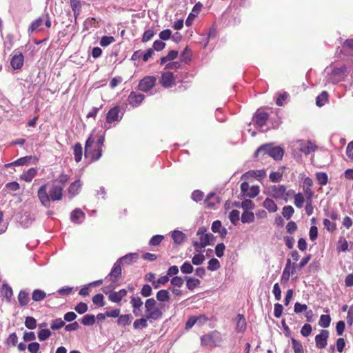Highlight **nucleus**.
<instances>
[{
  "mask_svg": "<svg viewBox=\"0 0 353 353\" xmlns=\"http://www.w3.org/2000/svg\"><path fill=\"white\" fill-rule=\"evenodd\" d=\"M63 185L53 183L48 190L46 184L41 185L38 191V198L45 208H50L51 201H59L63 199Z\"/></svg>",
  "mask_w": 353,
  "mask_h": 353,
  "instance_id": "obj_1",
  "label": "nucleus"
},
{
  "mask_svg": "<svg viewBox=\"0 0 353 353\" xmlns=\"http://www.w3.org/2000/svg\"><path fill=\"white\" fill-rule=\"evenodd\" d=\"M284 154L283 148L279 146L273 147L272 144H264L260 146L255 152V156L260 154L272 157L276 161L281 160Z\"/></svg>",
  "mask_w": 353,
  "mask_h": 353,
  "instance_id": "obj_2",
  "label": "nucleus"
},
{
  "mask_svg": "<svg viewBox=\"0 0 353 353\" xmlns=\"http://www.w3.org/2000/svg\"><path fill=\"white\" fill-rule=\"evenodd\" d=\"M145 316L149 319L150 323L162 317L163 313L161 308L157 306V303L154 298L148 299L145 302Z\"/></svg>",
  "mask_w": 353,
  "mask_h": 353,
  "instance_id": "obj_3",
  "label": "nucleus"
},
{
  "mask_svg": "<svg viewBox=\"0 0 353 353\" xmlns=\"http://www.w3.org/2000/svg\"><path fill=\"white\" fill-rule=\"evenodd\" d=\"M94 143V138L92 135H90L86 140L85 144V158H91L92 161L99 160L102 155L103 151L100 148L92 149V147Z\"/></svg>",
  "mask_w": 353,
  "mask_h": 353,
  "instance_id": "obj_4",
  "label": "nucleus"
},
{
  "mask_svg": "<svg viewBox=\"0 0 353 353\" xmlns=\"http://www.w3.org/2000/svg\"><path fill=\"white\" fill-rule=\"evenodd\" d=\"M222 341V336L217 331H212L201 337V343L205 346H219Z\"/></svg>",
  "mask_w": 353,
  "mask_h": 353,
  "instance_id": "obj_5",
  "label": "nucleus"
},
{
  "mask_svg": "<svg viewBox=\"0 0 353 353\" xmlns=\"http://www.w3.org/2000/svg\"><path fill=\"white\" fill-rule=\"evenodd\" d=\"M196 235L199 236V241L205 246L213 244L216 240L215 236L212 234L207 233V228L203 226L198 229Z\"/></svg>",
  "mask_w": 353,
  "mask_h": 353,
  "instance_id": "obj_6",
  "label": "nucleus"
},
{
  "mask_svg": "<svg viewBox=\"0 0 353 353\" xmlns=\"http://www.w3.org/2000/svg\"><path fill=\"white\" fill-rule=\"evenodd\" d=\"M130 304L132 307V312L134 315L137 317L141 316L142 315V306L143 303L141 299L137 295H134L130 297Z\"/></svg>",
  "mask_w": 353,
  "mask_h": 353,
  "instance_id": "obj_7",
  "label": "nucleus"
},
{
  "mask_svg": "<svg viewBox=\"0 0 353 353\" xmlns=\"http://www.w3.org/2000/svg\"><path fill=\"white\" fill-rule=\"evenodd\" d=\"M156 81V77L147 76L140 81L139 89L143 92H148L154 86Z\"/></svg>",
  "mask_w": 353,
  "mask_h": 353,
  "instance_id": "obj_8",
  "label": "nucleus"
},
{
  "mask_svg": "<svg viewBox=\"0 0 353 353\" xmlns=\"http://www.w3.org/2000/svg\"><path fill=\"white\" fill-rule=\"evenodd\" d=\"M270 194L276 199H283L287 202L285 196V186L283 185H272L270 187Z\"/></svg>",
  "mask_w": 353,
  "mask_h": 353,
  "instance_id": "obj_9",
  "label": "nucleus"
},
{
  "mask_svg": "<svg viewBox=\"0 0 353 353\" xmlns=\"http://www.w3.org/2000/svg\"><path fill=\"white\" fill-rule=\"evenodd\" d=\"M121 276V265L119 261H116L107 278L112 283L117 282Z\"/></svg>",
  "mask_w": 353,
  "mask_h": 353,
  "instance_id": "obj_10",
  "label": "nucleus"
},
{
  "mask_svg": "<svg viewBox=\"0 0 353 353\" xmlns=\"http://www.w3.org/2000/svg\"><path fill=\"white\" fill-rule=\"evenodd\" d=\"M329 332L326 330H322L319 334L315 336V343L317 348L323 349L327 345Z\"/></svg>",
  "mask_w": 353,
  "mask_h": 353,
  "instance_id": "obj_11",
  "label": "nucleus"
},
{
  "mask_svg": "<svg viewBox=\"0 0 353 353\" xmlns=\"http://www.w3.org/2000/svg\"><path fill=\"white\" fill-rule=\"evenodd\" d=\"M269 119V114L265 112L256 111L254 117V123L259 128H262L265 125L268 119Z\"/></svg>",
  "mask_w": 353,
  "mask_h": 353,
  "instance_id": "obj_12",
  "label": "nucleus"
},
{
  "mask_svg": "<svg viewBox=\"0 0 353 353\" xmlns=\"http://www.w3.org/2000/svg\"><path fill=\"white\" fill-rule=\"evenodd\" d=\"M24 57L21 52H17L10 60V65L14 70L21 69L23 65Z\"/></svg>",
  "mask_w": 353,
  "mask_h": 353,
  "instance_id": "obj_13",
  "label": "nucleus"
},
{
  "mask_svg": "<svg viewBox=\"0 0 353 353\" xmlns=\"http://www.w3.org/2000/svg\"><path fill=\"white\" fill-rule=\"evenodd\" d=\"M145 96L136 92H131L128 96V101L130 105L137 107L144 99Z\"/></svg>",
  "mask_w": 353,
  "mask_h": 353,
  "instance_id": "obj_14",
  "label": "nucleus"
},
{
  "mask_svg": "<svg viewBox=\"0 0 353 353\" xmlns=\"http://www.w3.org/2000/svg\"><path fill=\"white\" fill-rule=\"evenodd\" d=\"M120 108L119 106H114L111 108L106 115V121L111 123L114 121H119L121 119V116L119 115Z\"/></svg>",
  "mask_w": 353,
  "mask_h": 353,
  "instance_id": "obj_15",
  "label": "nucleus"
},
{
  "mask_svg": "<svg viewBox=\"0 0 353 353\" xmlns=\"http://www.w3.org/2000/svg\"><path fill=\"white\" fill-rule=\"evenodd\" d=\"M266 176V172L264 170H249L244 173L242 178L249 179L250 178H255L259 181H261Z\"/></svg>",
  "mask_w": 353,
  "mask_h": 353,
  "instance_id": "obj_16",
  "label": "nucleus"
},
{
  "mask_svg": "<svg viewBox=\"0 0 353 353\" xmlns=\"http://www.w3.org/2000/svg\"><path fill=\"white\" fill-rule=\"evenodd\" d=\"M174 81V78L172 72H166L161 74L160 82L164 88H168L172 87Z\"/></svg>",
  "mask_w": 353,
  "mask_h": 353,
  "instance_id": "obj_17",
  "label": "nucleus"
},
{
  "mask_svg": "<svg viewBox=\"0 0 353 353\" xmlns=\"http://www.w3.org/2000/svg\"><path fill=\"white\" fill-rule=\"evenodd\" d=\"M127 295V290L121 289L118 292L112 291L110 292L108 295V299L111 302L119 303L121 302L122 299Z\"/></svg>",
  "mask_w": 353,
  "mask_h": 353,
  "instance_id": "obj_18",
  "label": "nucleus"
},
{
  "mask_svg": "<svg viewBox=\"0 0 353 353\" xmlns=\"http://www.w3.org/2000/svg\"><path fill=\"white\" fill-rule=\"evenodd\" d=\"M81 186L82 183L80 180H76L75 181L72 183L68 189L70 197L72 198L77 194H78L81 190Z\"/></svg>",
  "mask_w": 353,
  "mask_h": 353,
  "instance_id": "obj_19",
  "label": "nucleus"
},
{
  "mask_svg": "<svg viewBox=\"0 0 353 353\" xmlns=\"http://www.w3.org/2000/svg\"><path fill=\"white\" fill-rule=\"evenodd\" d=\"M184 279L186 281V286L189 290H194L196 288L199 287L201 284V281L194 277L185 276Z\"/></svg>",
  "mask_w": 353,
  "mask_h": 353,
  "instance_id": "obj_20",
  "label": "nucleus"
},
{
  "mask_svg": "<svg viewBox=\"0 0 353 353\" xmlns=\"http://www.w3.org/2000/svg\"><path fill=\"white\" fill-rule=\"evenodd\" d=\"M219 202V198L214 192H210L206 196L204 203L209 208H214L215 205Z\"/></svg>",
  "mask_w": 353,
  "mask_h": 353,
  "instance_id": "obj_21",
  "label": "nucleus"
},
{
  "mask_svg": "<svg viewBox=\"0 0 353 353\" xmlns=\"http://www.w3.org/2000/svg\"><path fill=\"white\" fill-rule=\"evenodd\" d=\"M37 168H31L21 174V179L25 181L26 182H30L32 181V179L37 175Z\"/></svg>",
  "mask_w": 353,
  "mask_h": 353,
  "instance_id": "obj_22",
  "label": "nucleus"
},
{
  "mask_svg": "<svg viewBox=\"0 0 353 353\" xmlns=\"http://www.w3.org/2000/svg\"><path fill=\"white\" fill-rule=\"evenodd\" d=\"M236 330L238 332H243L246 329V321L243 314H239L236 318Z\"/></svg>",
  "mask_w": 353,
  "mask_h": 353,
  "instance_id": "obj_23",
  "label": "nucleus"
},
{
  "mask_svg": "<svg viewBox=\"0 0 353 353\" xmlns=\"http://www.w3.org/2000/svg\"><path fill=\"white\" fill-rule=\"evenodd\" d=\"M138 257L137 254L136 253H129L121 258H119L117 261H119L120 264L125 263V264H131Z\"/></svg>",
  "mask_w": 353,
  "mask_h": 353,
  "instance_id": "obj_24",
  "label": "nucleus"
},
{
  "mask_svg": "<svg viewBox=\"0 0 353 353\" xmlns=\"http://www.w3.org/2000/svg\"><path fill=\"white\" fill-rule=\"evenodd\" d=\"M316 149V145L310 141H307L305 143L301 144L300 150L303 152L305 155L314 152Z\"/></svg>",
  "mask_w": 353,
  "mask_h": 353,
  "instance_id": "obj_25",
  "label": "nucleus"
},
{
  "mask_svg": "<svg viewBox=\"0 0 353 353\" xmlns=\"http://www.w3.org/2000/svg\"><path fill=\"white\" fill-rule=\"evenodd\" d=\"M172 238L176 244L182 243L186 239L185 234L179 230H174L172 232Z\"/></svg>",
  "mask_w": 353,
  "mask_h": 353,
  "instance_id": "obj_26",
  "label": "nucleus"
},
{
  "mask_svg": "<svg viewBox=\"0 0 353 353\" xmlns=\"http://www.w3.org/2000/svg\"><path fill=\"white\" fill-rule=\"evenodd\" d=\"M18 301L20 306L26 305L30 301L29 294L26 291L21 290L18 294Z\"/></svg>",
  "mask_w": 353,
  "mask_h": 353,
  "instance_id": "obj_27",
  "label": "nucleus"
},
{
  "mask_svg": "<svg viewBox=\"0 0 353 353\" xmlns=\"http://www.w3.org/2000/svg\"><path fill=\"white\" fill-rule=\"evenodd\" d=\"M148 321H149V319H147V317L145 316V317H142L139 319H136L134 321L133 327L134 329H144L148 327Z\"/></svg>",
  "mask_w": 353,
  "mask_h": 353,
  "instance_id": "obj_28",
  "label": "nucleus"
},
{
  "mask_svg": "<svg viewBox=\"0 0 353 353\" xmlns=\"http://www.w3.org/2000/svg\"><path fill=\"white\" fill-rule=\"evenodd\" d=\"M74 159L77 162L81 161L83 154V148L80 143H77L73 147Z\"/></svg>",
  "mask_w": 353,
  "mask_h": 353,
  "instance_id": "obj_29",
  "label": "nucleus"
},
{
  "mask_svg": "<svg viewBox=\"0 0 353 353\" xmlns=\"http://www.w3.org/2000/svg\"><path fill=\"white\" fill-rule=\"evenodd\" d=\"M263 207L270 212H275L277 210V205L274 201L269 198L265 199L263 202Z\"/></svg>",
  "mask_w": 353,
  "mask_h": 353,
  "instance_id": "obj_30",
  "label": "nucleus"
},
{
  "mask_svg": "<svg viewBox=\"0 0 353 353\" xmlns=\"http://www.w3.org/2000/svg\"><path fill=\"white\" fill-rule=\"evenodd\" d=\"M328 100V93L326 91H323L316 98V104L319 107H321L325 104Z\"/></svg>",
  "mask_w": 353,
  "mask_h": 353,
  "instance_id": "obj_31",
  "label": "nucleus"
},
{
  "mask_svg": "<svg viewBox=\"0 0 353 353\" xmlns=\"http://www.w3.org/2000/svg\"><path fill=\"white\" fill-rule=\"evenodd\" d=\"M131 323V314L119 315L117 319V324L119 326H126Z\"/></svg>",
  "mask_w": 353,
  "mask_h": 353,
  "instance_id": "obj_32",
  "label": "nucleus"
},
{
  "mask_svg": "<svg viewBox=\"0 0 353 353\" xmlns=\"http://www.w3.org/2000/svg\"><path fill=\"white\" fill-rule=\"evenodd\" d=\"M96 317L94 314H85L81 319V323L85 326H91L95 323Z\"/></svg>",
  "mask_w": 353,
  "mask_h": 353,
  "instance_id": "obj_33",
  "label": "nucleus"
},
{
  "mask_svg": "<svg viewBox=\"0 0 353 353\" xmlns=\"http://www.w3.org/2000/svg\"><path fill=\"white\" fill-rule=\"evenodd\" d=\"M241 220L243 223H252L254 220V214L248 210L244 211L241 215Z\"/></svg>",
  "mask_w": 353,
  "mask_h": 353,
  "instance_id": "obj_34",
  "label": "nucleus"
},
{
  "mask_svg": "<svg viewBox=\"0 0 353 353\" xmlns=\"http://www.w3.org/2000/svg\"><path fill=\"white\" fill-rule=\"evenodd\" d=\"M85 214L80 209H75L71 212L70 219L74 223H79L81 218H83Z\"/></svg>",
  "mask_w": 353,
  "mask_h": 353,
  "instance_id": "obj_35",
  "label": "nucleus"
},
{
  "mask_svg": "<svg viewBox=\"0 0 353 353\" xmlns=\"http://www.w3.org/2000/svg\"><path fill=\"white\" fill-rule=\"evenodd\" d=\"M157 299L161 302L168 301L170 299V294L166 290H161L157 293Z\"/></svg>",
  "mask_w": 353,
  "mask_h": 353,
  "instance_id": "obj_36",
  "label": "nucleus"
},
{
  "mask_svg": "<svg viewBox=\"0 0 353 353\" xmlns=\"http://www.w3.org/2000/svg\"><path fill=\"white\" fill-rule=\"evenodd\" d=\"M46 296V292L39 289L34 290L32 294V299L34 301H41L44 299Z\"/></svg>",
  "mask_w": 353,
  "mask_h": 353,
  "instance_id": "obj_37",
  "label": "nucleus"
},
{
  "mask_svg": "<svg viewBox=\"0 0 353 353\" xmlns=\"http://www.w3.org/2000/svg\"><path fill=\"white\" fill-rule=\"evenodd\" d=\"M170 281V278L168 276H161L157 280L153 282V287L155 289H158L161 288V285H165Z\"/></svg>",
  "mask_w": 353,
  "mask_h": 353,
  "instance_id": "obj_38",
  "label": "nucleus"
},
{
  "mask_svg": "<svg viewBox=\"0 0 353 353\" xmlns=\"http://www.w3.org/2000/svg\"><path fill=\"white\" fill-rule=\"evenodd\" d=\"M32 159V156H26L24 157L19 158L12 162V163L8 164V166H10V165H23L27 164L31 159Z\"/></svg>",
  "mask_w": 353,
  "mask_h": 353,
  "instance_id": "obj_39",
  "label": "nucleus"
},
{
  "mask_svg": "<svg viewBox=\"0 0 353 353\" xmlns=\"http://www.w3.org/2000/svg\"><path fill=\"white\" fill-rule=\"evenodd\" d=\"M316 179L321 185H325L328 180L327 174L322 172H316Z\"/></svg>",
  "mask_w": 353,
  "mask_h": 353,
  "instance_id": "obj_40",
  "label": "nucleus"
},
{
  "mask_svg": "<svg viewBox=\"0 0 353 353\" xmlns=\"http://www.w3.org/2000/svg\"><path fill=\"white\" fill-rule=\"evenodd\" d=\"M331 322V318L329 315L323 314L320 317L319 325L323 328H326L330 326Z\"/></svg>",
  "mask_w": 353,
  "mask_h": 353,
  "instance_id": "obj_41",
  "label": "nucleus"
},
{
  "mask_svg": "<svg viewBox=\"0 0 353 353\" xmlns=\"http://www.w3.org/2000/svg\"><path fill=\"white\" fill-rule=\"evenodd\" d=\"M92 302L94 305L99 307H103L105 305L104 296L102 294H97L92 297Z\"/></svg>",
  "mask_w": 353,
  "mask_h": 353,
  "instance_id": "obj_42",
  "label": "nucleus"
},
{
  "mask_svg": "<svg viewBox=\"0 0 353 353\" xmlns=\"http://www.w3.org/2000/svg\"><path fill=\"white\" fill-rule=\"evenodd\" d=\"M181 271L183 274H191L194 271V268L190 262L185 261L181 266Z\"/></svg>",
  "mask_w": 353,
  "mask_h": 353,
  "instance_id": "obj_43",
  "label": "nucleus"
},
{
  "mask_svg": "<svg viewBox=\"0 0 353 353\" xmlns=\"http://www.w3.org/2000/svg\"><path fill=\"white\" fill-rule=\"evenodd\" d=\"M25 325L30 330H33L37 327V321L32 316H27L25 319Z\"/></svg>",
  "mask_w": 353,
  "mask_h": 353,
  "instance_id": "obj_44",
  "label": "nucleus"
},
{
  "mask_svg": "<svg viewBox=\"0 0 353 353\" xmlns=\"http://www.w3.org/2000/svg\"><path fill=\"white\" fill-rule=\"evenodd\" d=\"M346 70L347 68L345 65L341 67H336L332 70V74L339 77H342L345 74Z\"/></svg>",
  "mask_w": 353,
  "mask_h": 353,
  "instance_id": "obj_45",
  "label": "nucleus"
},
{
  "mask_svg": "<svg viewBox=\"0 0 353 353\" xmlns=\"http://www.w3.org/2000/svg\"><path fill=\"white\" fill-rule=\"evenodd\" d=\"M259 187L258 185H253L250 187L248 192L245 194V196L250 198H254L259 194Z\"/></svg>",
  "mask_w": 353,
  "mask_h": 353,
  "instance_id": "obj_46",
  "label": "nucleus"
},
{
  "mask_svg": "<svg viewBox=\"0 0 353 353\" xmlns=\"http://www.w3.org/2000/svg\"><path fill=\"white\" fill-rule=\"evenodd\" d=\"M292 344L294 351V353H304L303 347L302 344L296 341L295 339H292Z\"/></svg>",
  "mask_w": 353,
  "mask_h": 353,
  "instance_id": "obj_47",
  "label": "nucleus"
},
{
  "mask_svg": "<svg viewBox=\"0 0 353 353\" xmlns=\"http://www.w3.org/2000/svg\"><path fill=\"white\" fill-rule=\"evenodd\" d=\"M294 212V208L291 205H287L283 207L282 214L285 219H290L293 215Z\"/></svg>",
  "mask_w": 353,
  "mask_h": 353,
  "instance_id": "obj_48",
  "label": "nucleus"
},
{
  "mask_svg": "<svg viewBox=\"0 0 353 353\" xmlns=\"http://www.w3.org/2000/svg\"><path fill=\"white\" fill-rule=\"evenodd\" d=\"M115 41V39L112 36H103L101 37L100 40V45L102 47H106L113 43Z\"/></svg>",
  "mask_w": 353,
  "mask_h": 353,
  "instance_id": "obj_49",
  "label": "nucleus"
},
{
  "mask_svg": "<svg viewBox=\"0 0 353 353\" xmlns=\"http://www.w3.org/2000/svg\"><path fill=\"white\" fill-rule=\"evenodd\" d=\"M304 201H305V198L302 193H298L294 195V205L297 208H302Z\"/></svg>",
  "mask_w": 353,
  "mask_h": 353,
  "instance_id": "obj_50",
  "label": "nucleus"
},
{
  "mask_svg": "<svg viewBox=\"0 0 353 353\" xmlns=\"http://www.w3.org/2000/svg\"><path fill=\"white\" fill-rule=\"evenodd\" d=\"M239 211L237 210H232L229 214V219L232 224L236 225L239 220Z\"/></svg>",
  "mask_w": 353,
  "mask_h": 353,
  "instance_id": "obj_51",
  "label": "nucleus"
},
{
  "mask_svg": "<svg viewBox=\"0 0 353 353\" xmlns=\"http://www.w3.org/2000/svg\"><path fill=\"white\" fill-rule=\"evenodd\" d=\"M220 268V263L218 259H211L208 261V269L211 271L217 270Z\"/></svg>",
  "mask_w": 353,
  "mask_h": 353,
  "instance_id": "obj_52",
  "label": "nucleus"
},
{
  "mask_svg": "<svg viewBox=\"0 0 353 353\" xmlns=\"http://www.w3.org/2000/svg\"><path fill=\"white\" fill-rule=\"evenodd\" d=\"M51 336V332L48 329H41L38 332V338L39 341H43Z\"/></svg>",
  "mask_w": 353,
  "mask_h": 353,
  "instance_id": "obj_53",
  "label": "nucleus"
},
{
  "mask_svg": "<svg viewBox=\"0 0 353 353\" xmlns=\"http://www.w3.org/2000/svg\"><path fill=\"white\" fill-rule=\"evenodd\" d=\"M74 310L79 314H83L88 311V307L86 303L80 302L75 306Z\"/></svg>",
  "mask_w": 353,
  "mask_h": 353,
  "instance_id": "obj_54",
  "label": "nucleus"
},
{
  "mask_svg": "<svg viewBox=\"0 0 353 353\" xmlns=\"http://www.w3.org/2000/svg\"><path fill=\"white\" fill-rule=\"evenodd\" d=\"M65 325V322L61 319H57L54 320L51 324L50 328L53 330H57Z\"/></svg>",
  "mask_w": 353,
  "mask_h": 353,
  "instance_id": "obj_55",
  "label": "nucleus"
},
{
  "mask_svg": "<svg viewBox=\"0 0 353 353\" xmlns=\"http://www.w3.org/2000/svg\"><path fill=\"white\" fill-rule=\"evenodd\" d=\"M141 294L143 297H148L152 294V287L148 284L143 285L141 290Z\"/></svg>",
  "mask_w": 353,
  "mask_h": 353,
  "instance_id": "obj_56",
  "label": "nucleus"
},
{
  "mask_svg": "<svg viewBox=\"0 0 353 353\" xmlns=\"http://www.w3.org/2000/svg\"><path fill=\"white\" fill-rule=\"evenodd\" d=\"M184 281H185L184 278L176 276L170 280V283L175 287L181 288L183 285Z\"/></svg>",
  "mask_w": 353,
  "mask_h": 353,
  "instance_id": "obj_57",
  "label": "nucleus"
},
{
  "mask_svg": "<svg viewBox=\"0 0 353 353\" xmlns=\"http://www.w3.org/2000/svg\"><path fill=\"white\" fill-rule=\"evenodd\" d=\"M164 236L162 235H154L150 240L149 245L151 246H157L159 245Z\"/></svg>",
  "mask_w": 353,
  "mask_h": 353,
  "instance_id": "obj_58",
  "label": "nucleus"
},
{
  "mask_svg": "<svg viewBox=\"0 0 353 353\" xmlns=\"http://www.w3.org/2000/svg\"><path fill=\"white\" fill-rule=\"evenodd\" d=\"M205 261V256L203 254H195L192 259V262L195 265H201Z\"/></svg>",
  "mask_w": 353,
  "mask_h": 353,
  "instance_id": "obj_59",
  "label": "nucleus"
},
{
  "mask_svg": "<svg viewBox=\"0 0 353 353\" xmlns=\"http://www.w3.org/2000/svg\"><path fill=\"white\" fill-rule=\"evenodd\" d=\"M154 32L152 29L147 30L144 32L142 37V42L145 43L150 41L154 35Z\"/></svg>",
  "mask_w": 353,
  "mask_h": 353,
  "instance_id": "obj_60",
  "label": "nucleus"
},
{
  "mask_svg": "<svg viewBox=\"0 0 353 353\" xmlns=\"http://www.w3.org/2000/svg\"><path fill=\"white\" fill-rule=\"evenodd\" d=\"M225 249V246L224 243H218L215 247V254H216V256H218L219 258L222 257L224 254Z\"/></svg>",
  "mask_w": 353,
  "mask_h": 353,
  "instance_id": "obj_61",
  "label": "nucleus"
},
{
  "mask_svg": "<svg viewBox=\"0 0 353 353\" xmlns=\"http://www.w3.org/2000/svg\"><path fill=\"white\" fill-rule=\"evenodd\" d=\"M203 196L204 194L202 191L196 190L193 191L191 197L194 201L199 202L203 199Z\"/></svg>",
  "mask_w": 353,
  "mask_h": 353,
  "instance_id": "obj_62",
  "label": "nucleus"
},
{
  "mask_svg": "<svg viewBox=\"0 0 353 353\" xmlns=\"http://www.w3.org/2000/svg\"><path fill=\"white\" fill-rule=\"evenodd\" d=\"M241 206L245 210V211H247L254 209V204L250 199H245L241 203Z\"/></svg>",
  "mask_w": 353,
  "mask_h": 353,
  "instance_id": "obj_63",
  "label": "nucleus"
},
{
  "mask_svg": "<svg viewBox=\"0 0 353 353\" xmlns=\"http://www.w3.org/2000/svg\"><path fill=\"white\" fill-rule=\"evenodd\" d=\"M283 307L280 303H275L274 307V315L276 318H280L282 315Z\"/></svg>",
  "mask_w": 353,
  "mask_h": 353,
  "instance_id": "obj_64",
  "label": "nucleus"
}]
</instances>
